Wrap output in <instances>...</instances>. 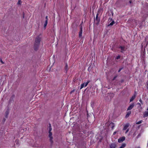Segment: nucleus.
<instances>
[{
	"mask_svg": "<svg viewBox=\"0 0 148 148\" xmlns=\"http://www.w3.org/2000/svg\"><path fill=\"white\" fill-rule=\"evenodd\" d=\"M49 137L50 138V141L51 143H53V141L52 140L53 137L52 136V133L51 132H49Z\"/></svg>",
	"mask_w": 148,
	"mask_h": 148,
	"instance_id": "5",
	"label": "nucleus"
},
{
	"mask_svg": "<svg viewBox=\"0 0 148 148\" xmlns=\"http://www.w3.org/2000/svg\"><path fill=\"white\" fill-rule=\"evenodd\" d=\"M52 130V128L51 127V125L50 124H49V132H51Z\"/></svg>",
	"mask_w": 148,
	"mask_h": 148,
	"instance_id": "20",
	"label": "nucleus"
},
{
	"mask_svg": "<svg viewBox=\"0 0 148 148\" xmlns=\"http://www.w3.org/2000/svg\"><path fill=\"white\" fill-rule=\"evenodd\" d=\"M0 62H1L2 64H4V62H3V61H2V60H1V59L0 60Z\"/></svg>",
	"mask_w": 148,
	"mask_h": 148,
	"instance_id": "35",
	"label": "nucleus"
},
{
	"mask_svg": "<svg viewBox=\"0 0 148 148\" xmlns=\"http://www.w3.org/2000/svg\"><path fill=\"white\" fill-rule=\"evenodd\" d=\"M126 146V144L125 143L122 144L121 146L119 148H124Z\"/></svg>",
	"mask_w": 148,
	"mask_h": 148,
	"instance_id": "18",
	"label": "nucleus"
},
{
	"mask_svg": "<svg viewBox=\"0 0 148 148\" xmlns=\"http://www.w3.org/2000/svg\"><path fill=\"white\" fill-rule=\"evenodd\" d=\"M137 104V105H138L140 106H141V104L140 103H138Z\"/></svg>",
	"mask_w": 148,
	"mask_h": 148,
	"instance_id": "32",
	"label": "nucleus"
},
{
	"mask_svg": "<svg viewBox=\"0 0 148 148\" xmlns=\"http://www.w3.org/2000/svg\"><path fill=\"white\" fill-rule=\"evenodd\" d=\"M125 139V137L124 136L119 138L118 140V142L120 143L123 142Z\"/></svg>",
	"mask_w": 148,
	"mask_h": 148,
	"instance_id": "7",
	"label": "nucleus"
},
{
	"mask_svg": "<svg viewBox=\"0 0 148 148\" xmlns=\"http://www.w3.org/2000/svg\"><path fill=\"white\" fill-rule=\"evenodd\" d=\"M21 4V0H18L17 2L18 4L20 5Z\"/></svg>",
	"mask_w": 148,
	"mask_h": 148,
	"instance_id": "23",
	"label": "nucleus"
},
{
	"mask_svg": "<svg viewBox=\"0 0 148 148\" xmlns=\"http://www.w3.org/2000/svg\"><path fill=\"white\" fill-rule=\"evenodd\" d=\"M41 40V38L40 35L36 37L34 44V49L35 50L37 51L38 49Z\"/></svg>",
	"mask_w": 148,
	"mask_h": 148,
	"instance_id": "1",
	"label": "nucleus"
},
{
	"mask_svg": "<svg viewBox=\"0 0 148 148\" xmlns=\"http://www.w3.org/2000/svg\"><path fill=\"white\" fill-rule=\"evenodd\" d=\"M116 145L114 143H112L110 145V148H116Z\"/></svg>",
	"mask_w": 148,
	"mask_h": 148,
	"instance_id": "9",
	"label": "nucleus"
},
{
	"mask_svg": "<svg viewBox=\"0 0 148 148\" xmlns=\"http://www.w3.org/2000/svg\"><path fill=\"white\" fill-rule=\"evenodd\" d=\"M134 103L131 104L128 108L127 110H131L134 106Z\"/></svg>",
	"mask_w": 148,
	"mask_h": 148,
	"instance_id": "10",
	"label": "nucleus"
},
{
	"mask_svg": "<svg viewBox=\"0 0 148 148\" xmlns=\"http://www.w3.org/2000/svg\"><path fill=\"white\" fill-rule=\"evenodd\" d=\"M129 129H127V130L125 133H127L129 131Z\"/></svg>",
	"mask_w": 148,
	"mask_h": 148,
	"instance_id": "38",
	"label": "nucleus"
},
{
	"mask_svg": "<svg viewBox=\"0 0 148 148\" xmlns=\"http://www.w3.org/2000/svg\"><path fill=\"white\" fill-rule=\"evenodd\" d=\"M116 133V131H115L113 133V135H115Z\"/></svg>",
	"mask_w": 148,
	"mask_h": 148,
	"instance_id": "37",
	"label": "nucleus"
},
{
	"mask_svg": "<svg viewBox=\"0 0 148 148\" xmlns=\"http://www.w3.org/2000/svg\"><path fill=\"white\" fill-rule=\"evenodd\" d=\"M140 134H138V135L136 137V138H139V136H140Z\"/></svg>",
	"mask_w": 148,
	"mask_h": 148,
	"instance_id": "31",
	"label": "nucleus"
},
{
	"mask_svg": "<svg viewBox=\"0 0 148 148\" xmlns=\"http://www.w3.org/2000/svg\"><path fill=\"white\" fill-rule=\"evenodd\" d=\"M119 48L121 49V52L122 53H123L124 51H125V46H120L119 47Z\"/></svg>",
	"mask_w": 148,
	"mask_h": 148,
	"instance_id": "6",
	"label": "nucleus"
},
{
	"mask_svg": "<svg viewBox=\"0 0 148 148\" xmlns=\"http://www.w3.org/2000/svg\"><path fill=\"white\" fill-rule=\"evenodd\" d=\"M102 10V9L101 8H100L98 10L97 13L99 14L100 13H101Z\"/></svg>",
	"mask_w": 148,
	"mask_h": 148,
	"instance_id": "19",
	"label": "nucleus"
},
{
	"mask_svg": "<svg viewBox=\"0 0 148 148\" xmlns=\"http://www.w3.org/2000/svg\"><path fill=\"white\" fill-rule=\"evenodd\" d=\"M110 125L111 126V127L112 130L113 129L114 127V123H113L111 122L110 123Z\"/></svg>",
	"mask_w": 148,
	"mask_h": 148,
	"instance_id": "16",
	"label": "nucleus"
},
{
	"mask_svg": "<svg viewBox=\"0 0 148 148\" xmlns=\"http://www.w3.org/2000/svg\"><path fill=\"white\" fill-rule=\"evenodd\" d=\"M117 77V75H116L113 78L112 80L113 81H114L115 79Z\"/></svg>",
	"mask_w": 148,
	"mask_h": 148,
	"instance_id": "25",
	"label": "nucleus"
},
{
	"mask_svg": "<svg viewBox=\"0 0 148 148\" xmlns=\"http://www.w3.org/2000/svg\"><path fill=\"white\" fill-rule=\"evenodd\" d=\"M131 113V111H129L127 112L125 116V118H128Z\"/></svg>",
	"mask_w": 148,
	"mask_h": 148,
	"instance_id": "14",
	"label": "nucleus"
},
{
	"mask_svg": "<svg viewBox=\"0 0 148 148\" xmlns=\"http://www.w3.org/2000/svg\"><path fill=\"white\" fill-rule=\"evenodd\" d=\"M139 101L142 104H143V103L141 99H140L139 100Z\"/></svg>",
	"mask_w": 148,
	"mask_h": 148,
	"instance_id": "28",
	"label": "nucleus"
},
{
	"mask_svg": "<svg viewBox=\"0 0 148 148\" xmlns=\"http://www.w3.org/2000/svg\"><path fill=\"white\" fill-rule=\"evenodd\" d=\"M143 122V121L142 120H140V121L137 122H136V124L137 125Z\"/></svg>",
	"mask_w": 148,
	"mask_h": 148,
	"instance_id": "21",
	"label": "nucleus"
},
{
	"mask_svg": "<svg viewBox=\"0 0 148 148\" xmlns=\"http://www.w3.org/2000/svg\"><path fill=\"white\" fill-rule=\"evenodd\" d=\"M66 72V73L68 70V66L67 63H66L65 67Z\"/></svg>",
	"mask_w": 148,
	"mask_h": 148,
	"instance_id": "17",
	"label": "nucleus"
},
{
	"mask_svg": "<svg viewBox=\"0 0 148 148\" xmlns=\"http://www.w3.org/2000/svg\"><path fill=\"white\" fill-rule=\"evenodd\" d=\"M136 94L135 93L134 95L132 97L130 100V102L132 101L136 98Z\"/></svg>",
	"mask_w": 148,
	"mask_h": 148,
	"instance_id": "13",
	"label": "nucleus"
},
{
	"mask_svg": "<svg viewBox=\"0 0 148 148\" xmlns=\"http://www.w3.org/2000/svg\"><path fill=\"white\" fill-rule=\"evenodd\" d=\"M146 83H147V89L148 90V80L147 81V82Z\"/></svg>",
	"mask_w": 148,
	"mask_h": 148,
	"instance_id": "29",
	"label": "nucleus"
},
{
	"mask_svg": "<svg viewBox=\"0 0 148 148\" xmlns=\"http://www.w3.org/2000/svg\"><path fill=\"white\" fill-rule=\"evenodd\" d=\"M82 27L81 26L80 27L79 31V38H81L82 36Z\"/></svg>",
	"mask_w": 148,
	"mask_h": 148,
	"instance_id": "3",
	"label": "nucleus"
},
{
	"mask_svg": "<svg viewBox=\"0 0 148 148\" xmlns=\"http://www.w3.org/2000/svg\"><path fill=\"white\" fill-rule=\"evenodd\" d=\"M137 148H140V147L139 146L137 147Z\"/></svg>",
	"mask_w": 148,
	"mask_h": 148,
	"instance_id": "41",
	"label": "nucleus"
},
{
	"mask_svg": "<svg viewBox=\"0 0 148 148\" xmlns=\"http://www.w3.org/2000/svg\"><path fill=\"white\" fill-rule=\"evenodd\" d=\"M5 119L4 118L3 119V122H5Z\"/></svg>",
	"mask_w": 148,
	"mask_h": 148,
	"instance_id": "36",
	"label": "nucleus"
},
{
	"mask_svg": "<svg viewBox=\"0 0 148 148\" xmlns=\"http://www.w3.org/2000/svg\"><path fill=\"white\" fill-rule=\"evenodd\" d=\"M74 91V90H73L72 91H71L70 92V94H72L73 92Z\"/></svg>",
	"mask_w": 148,
	"mask_h": 148,
	"instance_id": "34",
	"label": "nucleus"
},
{
	"mask_svg": "<svg viewBox=\"0 0 148 148\" xmlns=\"http://www.w3.org/2000/svg\"><path fill=\"white\" fill-rule=\"evenodd\" d=\"M134 21H135V23H136V25H137V20H135Z\"/></svg>",
	"mask_w": 148,
	"mask_h": 148,
	"instance_id": "33",
	"label": "nucleus"
},
{
	"mask_svg": "<svg viewBox=\"0 0 148 148\" xmlns=\"http://www.w3.org/2000/svg\"><path fill=\"white\" fill-rule=\"evenodd\" d=\"M120 58V55H118V56H117V57H116V59L117 60H119V59Z\"/></svg>",
	"mask_w": 148,
	"mask_h": 148,
	"instance_id": "24",
	"label": "nucleus"
},
{
	"mask_svg": "<svg viewBox=\"0 0 148 148\" xmlns=\"http://www.w3.org/2000/svg\"><path fill=\"white\" fill-rule=\"evenodd\" d=\"M123 69V67H122V68H120L119 69V70L118 71V72L119 73Z\"/></svg>",
	"mask_w": 148,
	"mask_h": 148,
	"instance_id": "26",
	"label": "nucleus"
},
{
	"mask_svg": "<svg viewBox=\"0 0 148 148\" xmlns=\"http://www.w3.org/2000/svg\"><path fill=\"white\" fill-rule=\"evenodd\" d=\"M24 13H23V18H24Z\"/></svg>",
	"mask_w": 148,
	"mask_h": 148,
	"instance_id": "40",
	"label": "nucleus"
},
{
	"mask_svg": "<svg viewBox=\"0 0 148 148\" xmlns=\"http://www.w3.org/2000/svg\"><path fill=\"white\" fill-rule=\"evenodd\" d=\"M129 123H127L126 124H125L123 128V130H127V128L129 127Z\"/></svg>",
	"mask_w": 148,
	"mask_h": 148,
	"instance_id": "12",
	"label": "nucleus"
},
{
	"mask_svg": "<svg viewBox=\"0 0 148 148\" xmlns=\"http://www.w3.org/2000/svg\"><path fill=\"white\" fill-rule=\"evenodd\" d=\"M147 110H148V106L147 108Z\"/></svg>",
	"mask_w": 148,
	"mask_h": 148,
	"instance_id": "42",
	"label": "nucleus"
},
{
	"mask_svg": "<svg viewBox=\"0 0 148 148\" xmlns=\"http://www.w3.org/2000/svg\"><path fill=\"white\" fill-rule=\"evenodd\" d=\"M90 82V80H88L86 82L84 83L81 84L80 86V89H82L84 87L86 86Z\"/></svg>",
	"mask_w": 148,
	"mask_h": 148,
	"instance_id": "2",
	"label": "nucleus"
},
{
	"mask_svg": "<svg viewBox=\"0 0 148 148\" xmlns=\"http://www.w3.org/2000/svg\"><path fill=\"white\" fill-rule=\"evenodd\" d=\"M115 23V22L114 21H112V22H111L110 24L108 25H111L112 26Z\"/></svg>",
	"mask_w": 148,
	"mask_h": 148,
	"instance_id": "22",
	"label": "nucleus"
},
{
	"mask_svg": "<svg viewBox=\"0 0 148 148\" xmlns=\"http://www.w3.org/2000/svg\"><path fill=\"white\" fill-rule=\"evenodd\" d=\"M95 20V23L97 25H98L99 24L100 21V17H99L98 18L96 17L95 19H94V21Z\"/></svg>",
	"mask_w": 148,
	"mask_h": 148,
	"instance_id": "4",
	"label": "nucleus"
},
{
	"mask_svg": "<svg viewBox=\"0 0 148 148\" xmlns=\"http://www.w3.org/2000/svg\"><path fill=\"white\" fill-rule=\"evenodd\" d=\"M99 14L97 13L96 17H97V18L99 17L98 16H99Z\"/></svg>",
	"mask_w": 148,
	"mask_h": 148,
	"instance_id": "30",
	"label": "nucleus"
},
{
	"mask_svg": "<svg viewBox=\"0 0 148 148\" xmlns=\"http://www.w3.org/2000/svg\"><path fill=\"white\" fill-rule=\"evenodd\" d=\"M9 114V111L8 109L5 112V117L6 118H8V115Z\"/></svg>",
	"mask_w": 148,
	"mask_h": 148,
	"instance_id": "15",
	"label": "nucleus"
},
{
	"mask_svg": "<svg viewBox=\"0 0 148 148\" xmlns=\"http://www.w3.org/2000/svg\"><path fill=\"white\" fill-rule=\"evenodd\" d=\"M148 116V110L145 111L143 113V117L145 118Z\"/></svg>",
	"mask_w": 148,
	"mask_h": 148,
	"instance_id": "11",
	"label": "nucleus"
},
{
	"mask_svg": "<svg viewBox=\"0 0 148 148\" xmlns=\"http://www.w3.org/2000/svg\"><path fill=\"white\" fill-rule=\"evenodd\" d=\"M129 3H130V4H131L132 3V1L131 0H130L129 1Z\"/></svg>",
	"mask_w": 148,
	"mask_h": 148,
	"instance_id": "39",
	"label": "nucleus"
},
{
	"mask_svg": "<svg viewBox=\"0 0 148 148\" xmlns=\"http://www.w3.org/2000/svg\"><path fill=\"white\" fill-rule=\"evenodd\" d=\"M48 16H47L45 17L46 20H45V22L44 24V27H45V28H46V27L47 25V24L48 21Z\"/></svg>",
	"mask_w": 148,
	"mask_h": 148,
	"instance_id": "8",
	"label": "nucleus"
},
{
	"mask_svg": "<svg viewBox=\"0 0 148 148\" xmlns=\"http://www.w3.org/2000/svg\"><path fill=\"white\" fill-rule=\"evenodd\" d=\"M83 21H82L81 23L80 24V25H79V26L80 27L81 26L82 27V25L83 24Z\"/></svg>",
	"mask_w": 148,
	"mask_h": 148,
	"instance_id": "27",
	"label": "nucleus"
}]
</instances>
